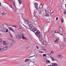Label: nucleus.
I'll return each instance as SVG.
<instances>
[{"label": "nucleus", "mask_w": 66, "mask_h": 66, "mask_svg": "<svg viewBox=\"0 0 66 66\" xmlns=\"http://www.w3.org/2000/svg\"><path fill=\"white\" fill-rule=\"evenodd\" d=\"M14 4V6H15V3H14V4Z\"/></svg>", "instance_id": "53"}, {"label": "nucleus", "mask_w": 66, "mask_h": 66, "mask_svg": "<svg viewBox=\"0 0 66 66\" xmlns=\"http://www.w3.org/2000/svg\"><path fill=\"white\" fill-rule=\"evenodd\" d=\"M27 49H28V47H26Z\"/></svg>", "instance_id": "56"}, {"label": "nucleus", "mask_w": 66, "mask_h": 66, "mask_svg": "<svg viewBox=\"0 0 66 66\" xmlns=\"http://www.w3.org/2000/svg\"><path fill=\"white\" fill-rule=\"evenodd\" d=\"M57 57H60V55H58L57 56Z\"/></svg>", "instance_id": "37"}, {"label": "nucleus", "mask_w": 66, "mask_h": 66, "mask_svg": "<svg viewBox=\"0 0 66 66\" xmlns=\"http://www.w3.org/2000/svg\"><path fill=\"white\" fill-rule=\"evenodd\" d=\"M48 66H52L51 65H48Z\"/></svg>", "instance_id": "57"}, {"label": "nucleus", "mask_w": 66, "mask_h": 66, "mask_svg": "<svg viewBox=\"0 0 66 66\" xmlns=\"http://www.w3.org/2000/svg\"><path fill=\"white\" fill-rule=\"evenodd\" d=\"M45 14H48L49 13V10H46V9H45Z\"/></svg>", "instance_id": "14"}, {"label": "nucleus", "mask_w": 66, "mask_h": 66, "mask_svg": "<svg viewBox=\"0 0 66 66\" xmlns=\"http://www.w3.org/2000/svg\"><path fill=\"white\" fill-rule=\"evenodd\" d=\"M34 4L35 6V7H38V3H35Z\"/></svg>", "instance_id": "10"}, {"label": "nucleus", "mask_w": 66, "mask_h": 66, "mask_svg": "<svg viewBox=\"0 0 66 66\" xmlns=\"http://www.w3.org/2000/svg\"><path fill=\"white\" fill-rule=\"evenodd\" d=\"M16 38L18 39H21L22 38V36L20 35H18L16 36Z\"/></svg>", "instance_id": "2"}, {"label": "nucleus", "mask_w": 66, "mask_h": 66, "mask_svg": "<svg viewBox=\"0 0 66 66\" xmlns=\"http://www.w3.org/2000/svg\"><path fill=\"white\" fill-rule=\"evenodd\" d=\"M54 11H53L51 13V14H52L53 13Z\"/></svg>", "instance_id": "50"}, {"label": "nucleus", "mask_w": 66, "mask_h": 66, "mask_svg": "<svg viewBox=\"0 0 66 66\" xmlns=\"http://www.w3.org/2000/svg\"><path fill=\"white\" fill-rule=\"evenodd\" d=\"M54 32V33H58L59 34H60V31H59H59H58L57 32H56L55 31H54V32Z\"/></svg>", "instance_id": "24"}, {"label": "nucleus", "mask_w": 66, "mask_h": 66, "mask_svg": "<svg viewBox=\"0 0 66 66\" xmlns=\"http://www.w3.org/2000/svg\"><path fill=\"white\" fill-rule=\"evenodd\" d=\"M59 31H60V29H62V32H63L64 31H63V28L62 27H61V26H59Z\"/></svg>", "instance_id": "8"}, {"label": "nucleus", "mask_w": 66, "mask_h": 66, "mask_svg": "<svg viewBox=\"0 0 66 66\" xmlns=\"http://www.w3.org/2000/svg\"><path fill=\"white\" fill-rule=\"evenodd\" d=\"M3 44L4 45H6V43H5V41H3Z\"/></svg>", "instance_id": "27"}, {"label": "nucleus", "mask_w": 66, "mask_h": 66, "mask_svg": "<svg viewBox=\"0 0 66 66\" xmlns=\"http://www.w3.org/2000/svg\"><path fill=\"white\" fill-rule=\"evenodd\" d=\"M60 34V35H62V36H63L64 35H63V34Z\"/></svg>", "instance_id": "47"}, {"label": "nucleus", "mask_w": 66, "mask_h": 66, "mask_svg": "<svg viewBox=\"0 0 66 66\" xmlns=\"http://www.w3.org/2000/svg\"><path fill=\"white\" fill-rule=\"evenodd\" d=\"M65 7H66V4H65Z\"/></svg>", "instance_id": "59"}, {"label": "nucleus", "mask_w": 66, "mask_h": 66, "mask_svg": "<svg viewBox=\"0 0 66 66\" xmlns=\"http://www.w3.org/2000/svg\"><path fill=\"white\" fill-rule=\"evenodd\" d=\"M36 47L37 49H39V47H38V46H36Z\"/></svg>", "instance_id": "48"}, {"label": "nucleus", "mask_w": 66, "mask_h": 66, "mask_svg": "<svg viewBox=\"0 0 66 66\" xmlns=\"http://www.w3.org/2000/svg\"><path fill=\"white\" fill-rule=\"evenodd\" d=\"M63 38L64 40L65 41V43H66V38H65V36H63Z\"/></svg>", "instance_id": "23"}, {"label": "nucleus", "mask_w": 66, "mask_h": 66, "mask_svg": "<svg viewBox=\"0 0 66 66\" xmlns=\"http://www.w3.org/2000/svg\"><path fill=\"white\" fill-rule=\"evenodd\" d=\"M28 27L29 28V29L31 30L33 27V25L32 24H30L28 25Z\"/></svg>", "instance_id": "3"}, {"label": "nucleus", "mask_w": 66, "mask_h": 66, "mask_svg": "<svg viewBox=\"0 0 66 66\" xmlns=\"http://www.w3.org/2000/svg\"><path fill=\"white\" fill-rule=\"evenodd\" d=\"M65 46L63 44L61 45L60 47L61 49H64V48H65Z\"/></svg>", "instance_id": "6"}, {"label": "nucleus", "mask_w": 66, "mask_h": 66, "mask_svg": "<svg viewBox=\"0 0 66 66\" xmlns=\"http://www.w3.org/2000/svg\"><path fill=\"white\" fill-rule=\"evenodd\" d=\"M7 49V46H6L4 48V50H6Z\"/></svg>", "instance_id": "15"}, {"label": "nucleus", "mask_w": 66, "mask_h": 66, "mask_svg": "<svg viewBox=\"0 0 66 66\" xmlns=\"http://www.w3.org/2000/svg\"><path fill=\"white\" fill-rule=\"evenodd\" d=\"M2 39H1V38H0V42H2Z\"/></svg>", "instance_id": "42"}, {"label": "nucleus", "mask_w": 66, "mask_h": 66, "mask_svg": "<svg viewBox=\"0 0 66 66\" xmlns=\"http://www.w3.org/2000/svg\"><path fill=\"white\" fill-rule=\"evenodd\" d=\"M32 30L33 32H35V31H37V28H36V27L34 26L33 28L32 29Z\"/></svg>", "instance_id": "4"}, {"label": "nucleus", "mask_w": 66, "mask_h": 66, "mask_svg": "<svg viewBox=\"0 0 66 66\" xmlns=\"http://www.w3.org/2000/svg\"><path fill=\"white\" fill-rule=\"evenodd\" d=\"M43 56L44 57L46 56V54H43Z\"/></svg>", "instance_id": "30"}, {"label": "nucleus", "mask_w": 66, "mask_h": 66, "mask_svg": "<svg viewBox=\"0 0 66 66\" xmlns=\"http://www.w3.org/2000/svg\"><path fill=\"white\" fill-rule=\"evenodd\" d=\"M42 50H43L45 51H47V50L46 49H45V48L44 47L42 48Z\"/></svg>", "instance_id": "20"}, {"label": "nucleus", "mask_w": 66, "mask_h": 66, "mask_svg": "<svg viewBox=\"0 0 66 66\" xmlns=\"http://www.w3.org/2000/svg\"><path fill=\"white\" fill-rule=\"evenodd\" d=\"M50 22H47V23H49Z\"/></svg>", "instance_id": "62"}, {"label": "nucleus", "mask_w": 66, "mask_h": 66, "mask_svg": "<svg viewBox=\"0 0 66 66\" xmlns=\"http://www.w3.org/2000/svg\"><path fill=\"white\" fill-rule=\"evenodd\" d=\"M56 20H58V17H57L56 19Z\"/></svg>", "instance_id": "41"}, {"label": "nucleus", "mask_w": 66, "mask_h": 66, "mask_svg": "<svg viewBox=\"0 0 66 66\" xmlns=\"http://www.w3.org/2000/svg\"><path fill=\"white\" fill-rule=\"evenodd\" d=\"M51 59L53 61H54V59L53 57H51Z\"/></svg>", "instance_id": "31"}, {"label": "nucleus", "mask_w": 66, "mask_h": 66, "mask_svg": "<svg viewBox=\"0 0 66 66\" xmlns=\"http://www.w3.org/2000/svg\"><path fill=\"white\" fill-rule=\"evenodd\" d=\"M45 16L46 17H48V16H49V15L48 14V13H45Z\"/></svg>", "instance_id": "18"}, {"label": "nucleus", "mask_w": 66, "mask_h": 66, "mask_svg": "<svg viewBox=\"0 0 66 66\" xmlns=\"http://www.w3.org/2000/svg\"><path fill=\"white\" fill-rule=\"evenodd\" d=\"M21 29V28H20V27L19 28V29Z\"/></svg>", "instance_id": "54"}, {"label": "nucleus", "mask_w": 66, "mask_h": 66, "mask_svg": "<svg viewBox=\"0 0 66 66\" xmlns=\"http://www.w3.org/2000/svg\"><path fill=\"white\" fill-rule=\"evenodd\" d=\"M54 42H55V44H57V43H58V41L56 40Z\"/></svg>", "instance_id": "26"}, {"label": "nucleus", "mask_w": 66, "mask_h": 66, "mask_svg": "<svg viewBox=\"0 0 66 66\" xmlns=\"http://www.w3.org/2000/svg\"><path fill=\"white\" fill-rule=\"evenodd\" d=\"M24 21H25V22L27 23V24H29V21H28V20L27 19H25Z\"/></svg>", "instance_id": "12"}, {"label": "nucleus", "mask_w": 66, "mask_h": 66, "mask_svg": "<svg viewBox=\"0 0 66 66\" xmlns=\"http://www.w3.org/2000/svg\"><path fill=\"white\" fill-rule=\"evenodd\" d=\"M7 26H9V25H8V24L6 23H4Z\"/></svg>", "instance_id": "32"}, {"label": "nucleus", "mask_w": 66, "mask_h": 66, "mask_svg": "<svg viewBox=\"0 0 66 66\" xmlns=\"http://www.w3.org/2000/svg\"><path fill=\"white\" fill-rule=\"evenodd\" d=\"M18 0V1L20 4H21L22 2H21V0Z\"/></svg>", "instance_id": "25"}, {"label": "nucleus", "mask_w": 66, "mask_h": 66, "mask_svg": "<svg viewBox=\"0 0 66 66\" xmlns=\"http://www.w3.org/2000/svg\"><path fill=\"white\" fill-rule=\"evenodd\" d=\"M42 7H43V5H42V4H41L40 5L39 8L40 9L41 8H42Z\"/></svg>", "instance_id": "22"}, {"label": "nucleus", "mask_w": 66, "mask_h": 66, "mask_svg": "<svg viewBox=\"0 0 66 66\" xmlns=\"http://www.w3.org/2000/svg\"><path fill=\"white\" fill-rule=\"evenodd\" d=\"M35 35L39 38V40L40 42L42 43V38H41V35H40V32L38 30H37L36 32H34Z\"/></svg>", "instance_id": "1"}, {"label": "nucleus", "mask_w": 66, "mask_h": 66, "mask_svg": "<svg viewBox=\"0 0 66 66\" xmlns=\"http://www.w3.org/2000/svg\"><path fill=\"white\" fill-rule=\"evenodd\" d=\"M29 64H30V62H29Z\"/></svg>", "instance_id": "64"}, {"label": "nucleus", "mask_w": 66, "mask_h": 66, "mask_svg": "<svg viewBox=\"0 0 66 66\" xmlns=\"http://www.w3.org/2000/svg\"><path fill=\"white\" fill-rule=\"evenodd\" d=\"M51 53H54V52H53V51H52L51 52Z\"/></svg>", "instance_id": "49"}, {"label": "nucleus", "mask_w": 66, "mask_h": 66, "mask_svg": "<svg viewBox=\"0 0 66 66\" xmlns=\"http://www.w3.org/2000/svg\"><path fill=\"white\" fill-rule=\"evenodd\" d=\"M64 15H65L66 14V12L65 11H64Z\"/></svg>", "instance_id": "44"}, {"label": "nucleus", "mask_w": 66, "mask_h": 66, "mask_svg": "<svg viewBox=\"0 0 66 66\" xmlns=\"http://www.w3.org/2000/svg\"><path fill=\"white\" fill-rule=\"evenodd\" d=\"M4 47L3 46H2L1 47V48L2 49H3V50H4Z\"/></svg>", "instance_id": "38"}, {"label": "nucleus", "mask_w": 66, "mask_h": 66, "mask_svg": "<svg viewBox=\"0 0 66 66\" xmlns=\"http://www.w3.org/2000/svg\"><path fill=\"white\" fill-rule=\"evenodd\" d=\"M33 56H35V55H34V56H30V57H29V58H30V57H33Z\"/></svg>", "instance_id": "40"}, {"label": "nucleus", "mask_w": 66, "mask_h": 66, "mask_svg": "<svg viewBox=\"0 0 66 66\" xmlns=\"http://www.w3.org/2000/svg\"><path fill=\"white\" fill-rule=\"evenodd\" d=\"M54 61H57V60H54Z\"/></svg>", "instance_id": "60"}, {"label": "nucleus", "mask_w": 66, "mask_h": 66, "mask_svg": "<svg viewBox=\"0 0 66 66\" xmlns=\"http://www.w3.org/2000/svg\"><path fill=\"white\" fill-rule=\"evenodd\" d=\"M2 30L3 32H8V29L6 28H3L2 29Z\"/></svg>", "instance_id": "5"}, {"label": "nucleus", "mask_w": 66, "mask_h": 66, "mask_svg": "<svg viewBox=\"0 0 66 66\" xmlns=\"http://www.w3.org/2000/svg\"><path fill=\"white\" fill-rule=\"evenodd\" d=\"M24 27H25V28H26V29H29V28H28V27H26V26H25V25H24Z\"/></svg>", "instance_id": "43"}, {"label": "nucleus", "mask_w": 66, "mask_h": 66, "mask_svg": "<svg viewBox=\"0 0 66 66\" xmlns=\"http://www.w3.org/2000/svg\"><path fill=\"white\" fill-rule=\"evenodd\" d=\"M38 12L39 14H42V11L40 10H38Z\"/></svg>", "instance_id": "16"}, {"label": "nucleus", "mask_w": 66, "mask_h": 66, "mask_svg": "<svg viewBox=\"0 0 66 66\" xmlns=\"http://www.w3.org/2000/svg\"><path fill=\"white\" fill-rule=\"evenodd\" d=\"M14 12H16V11L15 10V11H14Z\"/></svg>", "instance_id": "58"}, {"label": "nucleus", "mask_w": 66, "mask_h": 66, "mask_svg": "<svg viewBox=\"0 0 66 66\" xmlns=\"http://www.w3.org/2000/svg\"><path fill=\"white\" fill-rule=\"evenodd\" d=\"M63 0V1H64V0Z\"/></svg>", "instance_id": "61"}, {"label": "nucleus", "mask_w": 66, "mask_h": 66, "mask_svg": "<svg viewBox=\"0 0 66 66\" xmlns=\"http://www.w3.org/2000/svg\"><path fill=\"white\" fill-rule=\"evenodd\" d=\"M64 22V19H62L61 20V22L62 23H63Z\"/></svg>", "instance_id": "29"}, {"label": "nucleus", "mask_w": 66, "mask_h": 66, "mask_svg": "<svg viewBox=\"0 0 66 66\" xmlns=\"http://www.w3.org/2000/svg\"><path fill=\"white\" fill-rule=\"evenodd\" d=\"M2 15L3 16V15H5V12H3L2 13Z\"/></svg>", "instance_id": "28"}, {"label": "nucleus", "mask_w": 66, "mask_h": 66, "mask_svg": "<svg viewBox=\"0 0 66 66\" xmlns=\"http://www.w3.org/2000/svg\"><path fill=\"white\" fill-rule=\"evenodd\" d=\"M52 66H57V64L56 63H52Z\"/></svg>", "instance_id": "9"}, {"label": "nucleus", "mask_w": 66, "mask_h": 66, "mask_svg": "<svg viewBox=\"0 0 66 66\" xmlns=\"http://www.w3.org/2000/svg\"><path fill=\"white\" fill-rule=\"evenodd\" d=\"M46 63H50V61H49L48 60H46Z\"/></svg>", "instance_id": "19"}, {"label": "nucleus", "mask_w": 66, "mask_h": 66, "mask_svg": "<svg viewBox=\"0 0 66 66\" xmlns=\"http://www.w3.org/2000/svg\"><path fill=\"white\" fill-rule=\"evenodd\" d=\"M1 48H0V51H1Z\"/></svg>", "instance_id": "55"}, {"label": "nucleus", "mask_w": 66, "mask_h": 66, "mask_svg": "<svg viewBox=\"0 0 66 66\" xmlns=\"http://www.w3.org/2000/svg\"><path fill=\"white\" fill-rule=\"evenodd\" d=\"M10 7L11 8V9H13V7L12 6L10 5Z\"/></svg>", "instance_id": "46"}, {"label": "nucleus", "mask_w": 66, "mask_h": 66, "mask_svg": "<svg viewBox=\"0 0 66 66\" xmlns=\"http://www.w3.org/2000/svg\"><path fill=\"white\" fill-rule=\"evenodd\" d=\"M30 60L31 61V60H29V59H26L25 60V62H27L28 61H30Z\"/></svg>", "instance_id": "21"}, {"label": "nucleus", "mask_w": 66, "mask_h": 66, "mask_svg": "<svg viewBox=\"0 0 66 66\" xmlns=\"http://www.w3.org/2000/svg\"><path fill=\"white\" fill-rule=\"evenodd\" d=\"M10 46L9 47H12L13 46V43L12 42H11L10 44Z\"/></svg>", "instance_id": "17"}, {"label": "nucleus", "mask_w": 66, "mask_h": 66, "mask_svg": "<svg viewBox=\"0 0 66 66\" xmlns=\"http://www.w3.org/2000/svg\"><path fill=\"white\" fill-rule=\"evenodd\" d=\"M39 52H40V53H43V52H41V51H39Z\"/></svg>", "instance_id": "45"}, {"label": "nucleus", "mask_w": 66, "mask_h": 66, "mask_svg": "<svg viewBox=\"0 0 66 66\" xmlns=\"http://www.w3.org/2000/svg\"><path fill=\"white\" fill-rule=\"evenodd\" d=\"M0 35H1V34L0 33Z\"/></svg>", "instance_id": "63"}, {"label": "nucleus", "mask_w": 66, "mask_h": 66, "mask_svg": "<svg viewBox=\"0 0 66 66\" xmlns=\"http://www.w3.org/2000/svg\"><path fill=\"white\" fill-rule=\"evenodd\" d=\"M8 28H9L10 30H11V31H12V32H14V33H15V32L14 31V30H13V28L11 27H8Z\"/></svg>", "instance_id": "7"}, {"label": "nucleus", "mask_w": 66, "mask_h": 66, "mask_svg": "<svg viewBox=\"0 0 66 66\" xmlns=\"http://www.w3.org/2000/svg\"><path fill=\"white\" fill-rule=\"evenodd\" d=\"M12 27H14L15 28H17V26H12Z\"/></svg>", "instance_id": "35"}, {"label": "nucleus", "mask_w": 66, "mask_h": 66, "mask_svg": "<svg viewBox=\"0 0 66 66\" xmlns=\"http://www.w3.org/2000/svg\"><path fill=\"white\" fill-rule=\"evenodd\" d=\"M13 4L15 3V2H14V1H13Z\"/></svg>", "instance_id": "51"}, {"label": "nucleus", "mask_w": 66, "mask_h": 66, "mask_svg": "<svg viewBox=\"0 0 66 66\" xmlns=\"http://www.w3.org/2000/svg\"><path fill=\"white\" fill-rule=\"evenodd\" d=\"M52 36L53 37H55V36L53 34L52 35Z\"/></svg>", "instance_id": "39"}, {"label": "nucleus", "mask_w": 66, "mask_h": 66, "mask_svg": "<svg viewBox=\"0 0 66 66\" xmlns=\"http://www.w3.org/2000/svg\"><path fill=\"white\" fill-rule=\"evenodd\" d=\"M10 36H11V37H12V38H13V37L12 36V35L11 34V33H10Z\"/></svg>", "instance_id": "34"}, {"label": "nucleus", "mask_w": 66, "mask_h": 66, "mask_svg": "<svg viewBox=\"0 0 66 66\" xmlns=\"http://www.w3.org/2000/svg\"><path fill=\"white\" fill-rule=\"evenodd\" d=\"M56 40H57V41H59V38H57L56 39Z\"/></svg>", "instance_id": "36"}, {"label": "nucleus", "mask_w": 66, "mask_h": 66, "mask_svg": "<svg viewBox=\"0 0 66 66\" xmlns=\"http://www.w3.org/2000/svg\"><path fill=\"white\" fill-rule=\"evenodd\" d=\"M22 39H26L27 40V38H26L25 37L23 36V34H22Z\"/></svg>", "instance_id": "11"}, {"label": "nucleus", "mask_w": 66, "mask_h": 66, "mask_svg": "<svg viewBox=\"0 0 66 66\" xmlns=\"http://www.w3.org/2000/svg\"><path fill=\"white\" fill-rule=\"evenodd\" d=\"M61 59H62L63 58V56L61 55H60V57Z\"/></svg>", "instance_id": "33"}, {"label": "nucleus", "mask_w": 66, "mask_h": 66, "mask_svg": "<svg viewBox=\"0 0 66 66\" xmlns=\"http://www.w3.org/2000/svg\"><path fill=\"white\" fill-rule=\"evenodd\" d=\"M42 44V45H47L46 41H44Z\"/></svg>", "instance_id": "13"}, {"label": "nucleus", "mask_w": 66, "mask_h": 66, "mask_svg": "<svg viewBox=\"0 0 66 66\" xmlns=\"http://www.w3.org/2000/svg\"><path fill=\"white\" fill-rule=\"evenodd\" d=\"M36 10H38V8H36Z\"/></svg>", "instance_id": "52"}]
</instances>
